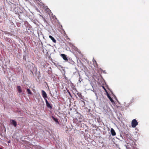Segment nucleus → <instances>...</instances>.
I'll use <instances>...</instances> for the list:
<instances>
[{
	"label": "nucleus",
	"instance_id": "1",
	"mask_svg": "<svg viewBox=\"0 0 149 149\" xmlns=\"http://www.w3.org/2000/svg\"><path fill=\"white\" fill-rule=\"evenodd\" d=\"M131 124L132 127L133 128H134L136 125H138V123L136 119H134L132 121Z\"/></svg>",
	"mask_w": 149,
	"mask_h": 149
},
{
	"label": "nucleus",
	"instance_id": "2",
	"mask_svg": "<svg viewBox=\"0 0 149 149\" xmlns=\"http://www.w3.org/2000/svg\"><path fill=\"white\" fill-rule=\"evenodd\" d=\"M77 113V115L76 116V119L77 120H79V121H81V120L82 119L83 116L80 114L78 113V112Z\"/></svg>",
	"mask_w": 149,
	"mask_h": 149
},
{
	"label": "nucleus",
	"instance_id": "3",
	"mask_svg": "<svg viewBox=\"0 0 149 149\" xmlns=\"http://www.w3.org/2000/svg\"><path fill=\"white\" fill-rule=\"evenodd\" d=\"M42 96L44 99L45 100H47V96L46 92L44 90H42Z\"/></svg>",
	"mask_w": 149,
	"mask_h": 149
},
{
	"label": "nucleus",
	"instance_id": "4",
	"mask_svg": "<svg viewBox=\"0 0 149 149\" xmlns=\"http://www.w3.org/2000/svg\"><path fill=\"white\" fill-rule=\"evenodd\" d=\"M61 57L65 61H68V60L67 57L66 55L64 54H61Z\"/></svg>",
	"mask_w": 149,
	"mask_h": 149
},
{
	"label": "nucleus",
	"instance_id": "5",
	"mask_svg": "<svg viewBox=\"0 0 149 149\" xmlns=\"http://www.w3.org/2000/svg\"><path fill=\"white\" fill-rule=\"evenodd\" d=\"M10 122L15 127H16L17 123L14 120H10Z\"/></svg>",
	"mask_w": 149,
	"mask_h": 149
},
{
	"label": "nucleus",
	"instance_id": "6",
	"mask_svg": "<svg viewBox=\"0 0 149 149\" xmlns=\"http://www.w3.org/2000/svg\"><path fill=\"white\" fill-rule=\"evenodd\" d=\"M45 102L46 103V106H47V107L49 108H50V109H52V107L51 105L48 102L47 100H45Z\"/></svg>",
	"mask_w": 149,
	"mask_h": 149
},
{
	"label": "nucleus",
	"instance_id": "7",
	"mask_svg": "<svg viewBox=\"0 0 149 149\" xmlns=\"http://www.w3.org/2000/svg\"><path fill=\"white\" fill-rule=\"evenodd\" d=\"M17 90L19 93H21L22 92V91L21 89V87L20 86H17Z\"/></svg>",
	"mask_w": 149,
	"mask_h": 149
},
{
	"label": "nucleus",
	"instance_id": "8",
	"mask_svg": "<svg viewBox=\"0 0 149 149\" xmlns=\"http://www.w3.org/2000/svg\"><path fill=\"white\" fill-rule=\"evenodd\" d=\"M111 135L112 136H115L116 135V133L114 130V129L113 128H111Z\"/></svg>",
	"mask_w": 149,
	"mask_h": 149
},
{
	"label": "nucleus",
	"instance_id": "9",
	"mask_svg": "<svg viewBox=\"0 0 149 149\" xmlns=\"http://www.w3.org/2000/svg\"><path fill=\"white\" fill-rule=\"evenodd\" d=\"M49 38L52 40L53 42L54 43H56V40H55L54 37H53L51 36H49Z\"/></svg>",
	"mask_w": 149,
	"mask_h": 149
},
{
	"label": "nucleus",
	"instance_id": "10",
	"mask_svg": "<svg viewBox=\"0 0 149 149\" xmlns=\"http://www.w3.org/2000/svg\"><path fill=\"white\" fill-rule=\"evenodd\" d=\"M107 96L109 98V99L110 100L111 102H114L113 100L112 99L111 97L110 96L109 94L107 95Z\"/></svg>",
	"mask_w": 149,
	"mask_h": 149
},
{
	"label": "nucleus",
	"instance_id": "11",
	"mask_svg": "<svg viewBox=\"0 0 149 149\" xmlns=\"http://www.w3.org/2000/svg\"><path fill=\"white\" fill-rule=\"evenodd\" d=\"M27 90L28 94H32V92L28 88L27 89Z\"/></svg>",
	"mask_w": 149,
	"mask_h": 149
},
{
	"label": "nucleus",
	"instance_id": "12",
	"mask_svg": "<svg viewBox=\"0 0 149 149\" xmlns=\"http://www.w3.org/2000/svg\"><path fill=\"white\" fill-rule=\"evenodd\" d=\"M53 119L57 123H58V119L57 118H53Z\"/></svg>",
	"mask_w": 149,
	"mask_h": 149
},
{
	"label": "nucleus",
	"instance_id": "13",
	"mask_svg": "<svg viewBox=\"0 0 149 149\" xmlns=\"http://www.w3.org/2000/svg\"><path fill=\"white\" fill-rule=\"evenodd\" d=\"M80 102L83 104V106H84V105H85V102L84 101H83L82 100H81Z\"/></svg>",
	"mask_w": 149,
	"mask_h": 149
},
{
	"label": "nucleus",
	"instance_id": "14",
	"mask_svg": "<svg viewBox=\"0 0 149 149\" xmlns=\"http://www.w3.org/2000/svg\"><path fill=\"white\" fill-rule=\"evenodd\" d=\"M93 62L94 63H95L96 64H97V62L95 60H93Z\"/></svg>",
	"mask_w": 149,
	"mask_h": 149
},
{
	"label": "nucleus",
	"instance_id": "15",
	"mask_svg": "<svg viewBox=\"0 0 149 149\" xmlns=\"http://www.w3.org/2000/svg\"><path fill=\"white\" fill-rule=\"evenodd\" d=\"M103 88H104V89L105 90V91L106 92H107V91L106 90V89L104 87V86H103Z\"/></svg>",
	"mask_w": 149,
	"mask_h": 149
},
{
	"label": "nucleus",
	"instance_id": "16",
	"mask_svg": "<svg viewBox=\"0 0 149 149\" xmlns=\"http://www.w3.org/2000/svg\"><path fill=\"white\" fill-rule=\"evenodd\" d=\"M103 88H104V89L105 90V91L106 92H107V91L106 90V89L104 87V86H103Z\"/></svg>",
	"mask_w": 149,
	"mask_h": 149
},
{
	"label": "nucleus",
	"instance_id": "17",
	"mask_svg": "<svg viewBox=\"0 0 149 149\" xmlns=\"http://www.w3.org/2000/svg\"><path fill=\"white\" fill-rule=\"evenodd\" d=\"M103 88H104V89L105 90V91L106 92H107V91L106 90V89L104 87V86H103Z\"/></svg>",
	"mask_w": 149,
	"mask_h": 149
},
{
	"label": "nucleus",
	"instance_id": "18",
	"mask_svg": "<svg viewBox=\"0 0 149 149\" xmlns=\"http://www.w3.org/2000/svg\"><path fill=\"white\" fill-rule=\"evenodd\" d=\"M78 52H79V53H80L81 52H80L79 51Z\"/></svg>",
	"mask_w": 149,
	"mask_h": 149
},
{
	"label": "nucleus",
	"instance_id": "19",
	"mask_svg": "<svg viewBox=\"0 0 149 149\" xmlns=\"http://www.w3.org/2000/svg\"><path fill=\"white\" fill-rule=\"evenodd\" d=\"M8 143H10V141H9L8 142Z\"/></svg>",
	"mask_w": 149,
	"mask_h": 149
},
{
	"label": "nucleus",
	"instance_id": "20",
	"mask_svg": "<svg viewBox=\"0 0 149 149\" xmlns=\"http://www.w3.org/2000/svg\"><path fill=\"white\" fill-rule=\"evenodd\" d=\"M0 149H3L1 148H0Z\"/></svg>",
	"mask_w": 149,
	"mask_h": 149
}]
</instances>
